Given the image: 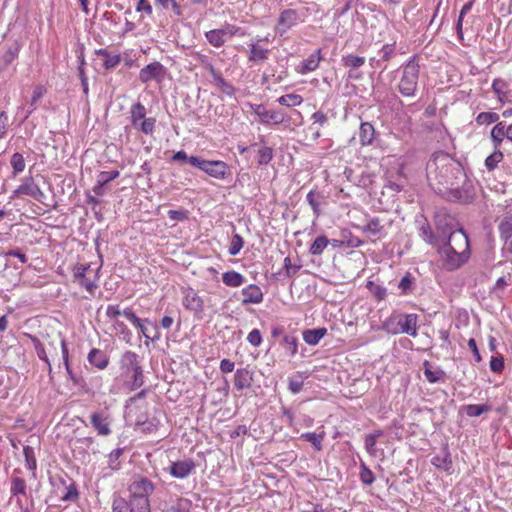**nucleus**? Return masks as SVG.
I'll list each match as a JSON object with an SVG mask.
<instances>
[{"label": "nucleus", "mask_w": 512, "mask_h": 512, "mask_svg": "<svg viewBox=\"0 0 512 512\" xmlns=\"http://www.w3.org/2000/svg\"><path fill=\"white\" fill-rule=\"evenodd\" d=\"M91 425L97 431L98 435L108 436L111 434L110 421L104 412H94L90 416Z\"/></svg>", "instance_id": "a211bd4d"}, {"label": "nucleus", "mask_w": 512, "mask_h": 512, "mask_svg": "<svg viewBox=\"0 0 512 512\" xmlns=\"http://www.w3.org/2000/svg\"><path fill=\"white\" fill-rule=\"evenodd\" d=\"M196 468V463L192 459H185L172 462L169 467V473L179 479L186 478Z\"/></svg>", "instance_id": "dca6fc26"}, {"label": "nucleus", "mask_w": 512, "mask_h": 512, "mask_svg": "<svg viewBox=\"0 0 512 512\" xmlns=\"http://www.w3.org/2000/svg\"><path fill=\"white\" fill-rule=\"evenodd\" d=\"M501 238L506 242L512 238V216L506 217L499 224Z\"/></svg>", "instance_id": "864d4df0"}, {"label": "nucleus", "mask_w": 512, "mask_h": 512, "mask_svg": "<svg viewBox=\"0 0 512 512\" xmlns=\"http://www.w3.org/2000/svg\"><path fill=\"white\" fill-rule=\"evenodd\" d=\"M285 274L288 278L294 277L301 269V265H293L289 257L284 259Z\"/></svg>", "instance_id": "774afa93"}, {"label": "nucleus", "mask_w": 512, "mask_h": 512, "mask_svg": "<svg viewBox=\"0 0 512 512\" xmlns=\"http://www.w3.org/2000/svg\"><path fill=\"white\" fill-rule=\"evenodd\" d=\"M326 334L327 329L324 327L307 329L303 332V339L309 345H317Z\"/></svg>", "instance_id": "c85d7f7f"}, {"label": "nucleus", "mask_w": 512, "mask_h": 512, "mask_svg": "<svg viewBox=\"0 0 512 512\" xmlns=\"http://www.w3.org/2000/svg\"><path fill=\"white\" fill-rule=\"evenodd\" d=\"M437 251L440 255L442 267L447 271L457 270L469 260L466 254H461L460 251L454 250L451 246L440 244Z\"/></svg>", "instance_id": "0eeeda50"}, {"label": "nucleus", "mask_w": 512, "mask_h": 512, "mask_svg": "<svg viewBox=\"0 0 512 512\" xmlns=\"http://www.w3.org/2000/svg\"><path fill=\"white\" fill-rule=\"evenodd\" d=\"M299 22V13L294 9H284L281 11L277 24L275 26V32L279 36H283L288 30L296 26Z\"/></svg>", "instance_id": "4468645a"}, {"label": "nucleus", "mask_w": 512, "mask_h": 512, "mask_svg": "<svg viewBox=\"0 0 512 512\" xmlns=\"http://www.w3.org/2000/svg\"><path fill=\"white\" fill-rule=\"evenodd\" d=\"M420 66L417 57L413 56L403 67L398 84V91L404 97H413L418 87Z\"/></svg>", "instance_id": "20e7f679"}, {"label": "nucleus", "mask_w": 512, "mask_h": 512, "mask_svg": "<svg viewBox=\"0 0 512 512\" xmlns=\"http://www.w3.org/2000/svg\"><path fill=\"white\" fill-rule=\"evenodd\" d=\"M435 226L441 239H446L450 233H454L459 227L455 218L446 212L439 211L435 214Z\"/></svg>", "instance_id": "ddd939ff"}, {"label": "nucleus", "mask_w": 512, "mask_h": 512, "mask_svg": "<svg viewBox=\"0 0 512 512\" xmlns=\"http://www.w3.org/2000/svg\"><path fill=\"white\" fill-rule=\"evenodd\" d=\"M155 123L156 119L153 117L144 118L143 120L138 122V127L134 128L146 135H152L155 129Z\"/></svg>", "instance_id": "5fc2aeb1"}, {"label": "nucleus", "mask_w": 512, "mask_h": 512, "mask_svg": "<svg viewBox=\"0 0 512 512\" xmlns=\"http://www.w3.org/2000/svg\"><path fill=\"white\" fill-rule=\"evenodd\" d=\"M250 107L262 124L279 125L286 121V115L282 110L269 111L263 104H251Z\"/></svg>", "instance_id": "f8f14e48"}, {"label": "nucleus", "mask_w": 512, "mask_h": 512, "mask_svg": "<svg viewBox=\"0 0 512 512\" xmlns=\"http://www.w3.org/2000/svg\"><path fill=\"white\" fill-rule=\"evenodd\" d=\"M130 511V499L127 501L123 498H117L113 501L112 512H127Z\"/></svg>", "instance_id": "69168bd1"}, {"label": "nucleus", "mask_w": 512, "mask_h": 512, "mask_svg": "<svg viewBox=\"0 0 512 512\" xmlns=\"http://www.w3.org/2000/svg\"><path fill=\"white\" fill-rule=\"evenodd\" d=\"M362 231L364 233L377 236L378 238L384 237L386 234L384 226L381 224L380 219L377 217L369 220V222L362 227Z\"/></svg>", "instance_id": "cd10ccee"}, {"label": "nucleus", "mask_w": 512, "mask_h": 512, "mask_svg": "<svg viewBox=\"0 0 512 512\" xmlns=\"http://www.w3.org/2000/svg\"><path fill=\"white\" fill-rule=\"evenodd\" d=\"M191 501L186 498H179L171 505L168 512H190Z\"/></svg>", "instance_id": "13d9d810"}, {"label": "nucleus", "mask_w": 512, "mask_h": 512, "mask_svg": "<svg viewBox=\"0 0 512 512\" xmlns=\"http://www.w3.org/2000/svg\"><path fill=\"white\" fill-rule=\"evenodd\" d=\"M242 295L244 296L242 300L243 305L259 304L263 301V293L259 286L255 284H250L246 288L242 289Z\"/></svg>", "instance_id": "4be33fe9"}, {"label": "nucleus", "mask_w": 512, "mask_h": 512, "mask_svg": "<svg viewBox=\"0 0 512 512\" xmlns=\"http://www.w3.org/2000/svg\"><path fill=\"white\" fill-rule=\"evenodd\" d=\"M280 345L287 351L291 356L297 353L298 339L292 335H284Z\"/></svg>", "instance_id": "49530a36"}, {"label": "nucleus", "mask_w": 512, "mask_h": 512, "mask_svg": "<svg viewBox=\"0 0 512 512\" xmlns=\"http://www.w3.org/2000/svg\"><path fill=\"white\" fill-rule=\"evenodd\" d=\"M10 164L12 167L13 176H16L22 173L25 169V159L23 155L19 152H15L10 159Z\"/></svg>", "instance_id": "37998d69"}, {"label": "nucleus", "mask_w": 512, "mask_h": 512, "mask_svg": "<svg viewBox=\"0 0 512 512\" xmlns=\"http://www.w3.org/2000/svg\"><path fill=\"white\" fill-rule=\"evenodd\" d=\"M423 371L425 378L430 383H444L446 381V373L440 367L433 369L428 360L423 362Z\"/></svg>", "instance_id": "412c9836"}, {"label": "nucleus", "mask_w": 512, "mask_h": 512, "mask_svg": "<svg viewBox=\"0 0 512 512\" xmlns=\"http://www.w3.org/2000/svg\"><path fill=\"white\" fill-rule=\"evenodd\" d=\"M429 187L443 199L471 204L476 196L473 181L467 176L461 162L444 151L434 152L426 164Z\"/></svg>", "instance_id": "f257e3e1"}, {"label": "nucleus", "mask_w": 512, "mask_h": 512, "mask_svg": "<svg viewBox=\"0 0 512 512\" xmlns=\"http://www.w3.org/2000/svg\"><path fill=\"white\" fill-rule=\"evenodd\" d=\"M29 338L31 339V341L34 345L37 356L39 357V359L43 360L48 365L49 372H51L52 367H51L50 361L48 359V356L46 354L44 345L41 343V341L36 336L29 335Z\"/></svg>", "instance_id": "c03bdc74"}, {"label": "nucleus", "mask_w": 512, "mask_h": 512, "mask_svg": "<svg viewBox=\"0 0 512 512\" xmlns=\"http://www.w3.org/2000/svg\"><path fill=\"white\" fill-rule=\"evenodd\" d=\"M155 486L148 478L138 477L129 486L130 512H150L148 497L154 492Z\"/></svg>", "instance_id": "f03ea898"}, {"label": "nucleus", "mask_w": 512, "mask_h": 512, "mask_svg": "<svg viewBox=\"0 0 512 512\" xmlns=\"http://www.w3.org/2000/svg\"><path fill=\"white\" fill-rule=\"evenodd\" d=\"M87 359L91 365L98 369H104L109 364V357L107 354L104 351L96 348L90 350Z\"/></svg>", "instance_id": "5701e85b"}, {"label": "nucleus", "mask_w": 512, "mask_h": 512, "mask_svg": "<svg viewBox=\"0 0 512 512\" xmlns=\"http://www.w3.org/2000/svg\"><path fill=\"white\" fill-rule=\"evenodd\" d=\"M258 155V164L259 165H267L273 158V149L266 145L260 146L257 149Z\"/></svg>", "instance_id": "3c124183"}, {"label": "nucleus", "mask_w": 512, "mask_h": 512, "mask_svg": "<svg viewBox=\"0 0 512 512\" xmlns=\"http://www.w3.org/2000/svg\"><path fill=\"white\" fill-rule=\"evenodd\" d=\"M376 131L370 122H362L359 128V140L362 146L372 145Z\"/></svg>", "instance_id": "b1692460"}, {"label": "nucleus", "mask_w": 512, "mask_h": 512, "mask_svg": "<svg viewBox=\"0 0 512 512\" xmlns=\"http://www.w3.org/2000/svg\"><path fill=\"white\" fill-rule=\"evenodd\" d=\"M341 236L344 238L345 247L357 248L363 244V241L360 240L358 237L353 236L350 231L343 230L341 232Z\"/></svg>", "instance_id": "bf43d9fd"}, {"label": "nucleus", "mask_w": 512, "mask_h": 512, "mask_svg": "<svg viewBox=\"0 0 512 512\" xmlns=\"http://www.w3.org/2000/svg\"><path fill=\"white\" fill-rule=\"evenodd\" d=\"M223 283L228 287H240L244 282L245 278L242 274L236 271H227L222 275Z\"/></svg>", "instance_id": "c756f323"}, {"label": "nucleus", "mask_w": 512, "mask_h": 512, "mask_svg": "<svg viewBox=\"0 0 512 512\" xmlns=\"http://www.w3.org/2000/svg\"><path fill=\"white\" fill-rule=\"evenodd\" d=\"M45 92H46V89L41 85H38L34 88L31 100L29 102L30 108L25 111L22 122L27 120L29 118V116L33 113V111L36 109L37 102L44 95Z\"/></svg>", "instance_id": "473e14b6"}, {"label": "nucleus", "mask_w": 512, "mask_h": 512, "mask_svg": "<svg viewBox=\"0 0 512 512\" xmlns=\"http://www.w3.org/2000/svg\"><path fill=\"white\" fill-rule=\"evenodd\" d=\"M395 53V44H385L379 50V59L371 58L370 62L372 66L382 67L383 70L386 69V66H382V62L389 61Z\"/></svg>", "instance_id": "a878e982"}, {"label": "nucleus", "mask_w": 512, "mask_h": 512, "mask_svg": "<svg viewBox=\"0 0 512 512\" xmlns=\"http://www.w3.org/2000/svg\"><path fill=\"white\" fill-rule=\"evenodd\" d=\"M408 183L404 173V165L396 164L390 166L384 174V188L392 193H399L404 190Z\"/></svg>", "instance_id": "6e6552de"}, {"label": "nucleus", "mask_w": 512, "mask_h": 512, "mask_svg": "<svg viewBox=\"0 0 512 512\" xmlns=\"http://www.w3.org/2000/svg\"><path fill=\"white\" fill-rule=\"evenodd\" d=\"M464 410L469 417H478L485 412L491 410V406L487 404L477 405V404H469L464 406Z\"/></svg>", "instance_id": "de8ad7c7"}, {"label": "nucleus", "mask_w": 512, "mask_h": 512, "mask_svg": "<svg viewBox=\"0 0 512 512\" xmlns=\"http://www.w3.org/2000/svg\"><path fill=\"white\" fill-rule=\"evenodd\" d=\"M359 476L362 483L365 485H371L375 481V476L373 472L366 466L365 463H362L360 466Z\"/></svg>", "instance_id": "680f3d73"}, {"label": "nucleus", "mask_w": 512, "mask_h": 512, "mask_svg": "<svg viewBox=\"0 0 512 512\" xmlns=\"http://www.w3.org/2000/svg\"><path fill=\"white\" fill-rule=\"evenodd\" d=\"M342 63L345 67L357 69L365 64V58L354 54H348L342 57Z\"/></svg>", "instance_id": "a18cd8bd"}, {"label": "nucleus", "mask_w": 512, "mask_h": 512, "mask_svg": "<svg viewBox=\"0 0 512 512\" xmlns=\"http://www.w3.org/2000/svg\"><path fill=\"white\" fill-rule=\"evenodd\" d=\"M366 288L378 302L385 300L387 297V289L372 280L367 281Z\"/></svg>", "instance_id": "e433bc0d"}, {"label": "nucleus", "mask_w": 512, "mask_h": 512, "mask_svg": "<svg viewBox=\"0 0 512 512\" xmlns=\"http://www.w3.org/2000/svg\"><path fill=\"white\" fill-rule=\"evenodd\" d=\"M90 267H91L90 264L77 263L72 268V274H73V281L75 283H77L81 287H84L90 293H93L94 290L97 288L96 279L98 277L96 274L94 279L92 280L88 276V271L90 270Z\"/></svg>", "instance_id": "9b49d317"}, {"label": "nucleus", "mask_w": 512, "mask_h": 512, "mask_svg": "<svg viewBox=\"0 0 512 512\" xmlns=\"http://www.w3.org/2000/svg\"><path fill=\"white\" fill-rule=\"evenodd\" d=\"M320 199H323V196L319 191L316 190H311L306 196V200L311 206L315 217H319L321 214Z\"/></svg>", "instance_id": "4c0bfd02"}, {"label": "nucleus", "mask_w": 512, "mask_h": 512, "mask_svg": "<svg viewBox=\"0 0 512 512\" xmlns=\"http://www.w3.org/2000/svg\"><path fill=\"white\" fill-rule=\"evenodd\" d=\"M382 435H383V431L382 430H376L373 433L368 434V435L365 436L364 443H365V448H366L368 453L374 454V452H375V445L377 443V440Z\"/></svg>", "instance_id": "6e6d98bb"}, {"label": "nucleus", "mask_w": 512, "mask_h": 512, "mask_svg": "<svg viewBox=\"0 0 512 512\" xmlns=\"http://www.w3.org/2000/svg\"><path fill=\"white\" fill-rule=\"evenodd\" d=\"M244 245V240L243 238L239 235V234H234L232 239H231V244L229 246V254L231 256H235L237 255L240 250L242 249Z\"/></svg>", "instance_id": "e2e57ef3"}, {"label": "nucleus", "mask_w": 512, "mask_h": 512, "mask_svg": "<svg viewBox=\"0 0 512 512\" xmlns=\"http://www.w3.org/2000/svg\"><path fill=\"white\" fill-rule=\"evenodd\" d=\"M417 314L393 312L381 325V329L388 334H407L417 336Z\"/></svg>", "instance_id": "7ed1b4c3"}, {"label": "nucleus", "mask_w": 512, "mask_h": 512, "mask_svg": "<svg viewBox=\"0 0 512 512\" xmlns=\"http://www.w3.org/2000/svg\"><path fill=\"white\" fill-rule=\"evenodd\" d=\"M207 41L214 47H222L225 42V32L221 29H213L205 33Z\"/></svg>", "instance_id": "2f4dec72"}, {"label": "nucleus", "mask_w": 512, "mask_h": 512, "mask_svg": "<svg viewBox=\"0 0 512 512\" xmlns=\"http://www.w3.org/2000/svg\"><path fill=\"white\" fill-rule=\"evenodd\" d=\"M190 164L216 179H225L230 174L229 166L224 161L191 156Z\"/></svg>", "instance_id": "423d86ee"}, {"label": "nucleus", "mask_w": 512, "mask_h": 512, "mask_svg": "<svg viewBox=\"0 0 512 512\" xmlns=\"http://www.w3.org/2000/svg\"><path fill=\"white\" fill-rule=\"evenodd\" d=\"M499 114L496 112H481L477 115L475 121L479 126H487L499 121Z\"/></svg>", "instance_id": "79ce46f5"}, {"label": "nucleus", "mask_w": 512, "mask_h": 512, "mask_svg": "<svg viewBox=\"0 0 512 512\" xmlns=\"http://www.w3.org/2000/svg\"><path fill=\"white\" fill-rule=\"evenodd\" d=\"M432 463L436 467L444 469L446 471L449 470L452 466V460L448 454L444 457H439V456L434 457L432 460Z\"/></svg>", "instance_id": "338daca9"}, {"label": "nucleus", "mask_w": 512, "mask_h": 512, "mask_svg": "<svg viewBox=\"0 0 512 512\" xmlns=\"http://www.w3.org/2000/svg\"><path fill=\"white\" fill-rule=\"evenodd\" d=\"M66 492L61 496V500L65 502H77L79 499V492L75 482L71 481L65 487Z\"/></svg>", "instance_id": "09e8293b"}, {"label": "nucleus", "mask_w": 512, "mask_h": 512, "mask_svg": "<svg viewBox=\"0 0 512 512\" xmlns=\"http://www.w3.org/2000/svg\"><path fill=\"white\" fill-rule=\"evenodd\" d=\"M253 372L248 368H239L234 374V387L237 391L248 389L252 386Z\"/></svg>", "instance_id": "6ab92c4d"}, {"label": "nucleus", "mask_w": 512, "mask_h": 512, "mask_svg": "<svg viewBox=\"0 0 512 512\" xmlns=\"http://www.w3.org/2000/svg\"><path fill=\"white\" fill-rule=\"evenodd\" d=\"M183 305L190 311L202 312L204 303L202 298L192 288H188L184 294Z\"/></svg>", "instance_id": "aec40b11"}, {"label": "nucleus", "mask_w": 512, "mask_h": 512, "mask_svg": "<svg viewBox=\"0 0 512 512\" xmlns=\"http://www.w3.org/2000/svg\"><path fill=\"white\" fill-rule=\"evenodd\" d=\"M325 433L322 432L320 434H316L314 432H306L301 435V438L305 441L310 442L315 450L321 451L323 449L322 441L324 439Z\"/></svg>", "instance_id": "a19ab883"}, {"label": "nucleus", "mask_w": 512, "mask_h": 512, "mask_svg": "<svg viewBox=\"0 0 512 512\" xmlns=\"http://www.w3.org/2000/svg\"><path fill=\"white\" fill-rule=\"evenodd\" d=\"M507 130V123L505 121H498L490 131V138L500 137L508 140Z\"/></svg>", "instance_id": "052dcab7"}, {"label": "nucleus", "mask_w": 512, "mask_h": 512, "mask_svg": "<svg viewBox=\"0 0 512 512\" xmlns=\"http://www.w3.org/2000/svg\"><path fill=\"white\" fill-rule=\"evenodd\" d=\"M131 123L133 127H138V122L146 118V108L141 102H136L131 106Z\"/></svg>", "instance_id": "72a5a7b5"}, {"label": "nucleus", "mask_w": 512, "mask_h": 512, "mask_svg": "<svg viewBox=\"0 0 512 512\" xmlns=\"http://www.w3.org/2000/svg\"><path fill=\"white\" fill-rule=\"evenodd\" d=\"M209 73L211 74L215 85L219 87L223 93L230 96L235 93V88L231 84H229L223 78L221 73L217 71L214 67H209Z\"/></svg>", "instance_id": "393cba45"}, {"label": "nucleus", "mask_w": 512, "mask_h": 512, "mask_svg": "<svg viewBox=\"0 0 512 512\" xmlns=\"http://www.w3.org/2000/svg\"><path fill=\"white\" fill-rule=\"evenodd\" d=\"M10 492L13 496H26L27 495L26 481L23 478L13 476L11 478Z\"/></svg>", "instance_id": "f704fd0d"}, {"label": "nucleus", "mask_w": 512, "mask_h": 512, "mask_svg": "<svg viewBox=\"0 0 512 512\" xmlns=\"http://www.w3.org/2000/svg\"><path fill=\"white\" fill-rule=\"evenodd\" d=\"M330 240L325 235H320L315 238L309 247V253L319 256L323 253L324 249L329 245Z\"/></svg>", "instance_id": "c9c22d12"}, {"label": "nucleus", "mask_w": 512, "mask_h": 512, "mask_svg": "<svg viewBox=\"0 0 512 512\" xmlns=\"http://www.w3.org/2000/svg\"><path fill=\"white\" fill-rule=\"evenodd\" d=\"M503 159V152L501 150H495L485 159V167L488 171H493Z\"/></svg>", "instance_id": "8fccbe9b"}, {"label": "nucleus", "mask_w": 512, "mask_h": 512, "mask_svg": "<svg viewBox=\"0 0 512 512\" xmlns=\"http://www.w3.org/2000/svg\"><path fill=\"white\" fill-rule=\"evenodd\" d=\"M144 323H147L149 325H151V330L149 328H147L144 324L139 328L140 332L142 333V335L147 339V340H152V341H155V340H158L160 338V333L157 329V325L154 324L152 321H150L149 319H144Z\"/></svg>", "instance_id": "58836bf2"}, {"label": "nucleus", "mask_w": 512, "mask_h": 512, "mask_svg": "<svg viewBox=\"0 0 512 512\" xmlns=\"http://www.w3.org/2000/svg\"><path fill=\"white\" fill-rule=\"evenodd\" d=\"M415 281V277L410 272H406L398 283L400 295L411 294L415 289Z\"/></svg>", "instance_id": "7c9ffc66"}, {"label": "nucleus", "mask_w": 512, "mask_h": 512, "mask_svg": "<svg viewBox=\"0 0 512 512\" xmlns=\"http://www.w3.org/2000/svg\"><path fill=\"white\" fill-rule=\"evenodd\" d=\"M139 356L133 351H126L120 360L123 373L131 379V389L135 390L144 384V374Z\"/></svg>", "instance_id": "39448f33"}, {"label": "nucleus", "mask_w": 512, "mask_h": 512, "mask_svg": "<svg viewBox=\"0 0 512 512\" xmlns=\"http://www.w3.org/2000/svg\"><path fill=\"white\" fill-rule=\"evenodd\" d=\"M23 454L25 457L26 465L29 470L34 471L37 467V462L34 454V449L31 446H24L23 447Z\"/></svg>", "instance_id": "4d7b16f0"}, {"label": "nucleus", "mask_w": 512, "mask_h": 512, "mask_svg": "<svg viewBox=\"0 0 512 512\" xmlns=\"http://www.w3.org/2000/svg\"><path fill=\"white\" fill-rule=\"evenodd\" d=\"M249 47H250V55H249L250 62L265 61L266 59H268V54H269L268 49H262L254 43L250 44Z\"/></svg>", "instance_id": "ea45409f"}, {"label": "nucleus", "mask_w": 512, "mask_h": 512, "mask_svg": "<svg viewBox=\"0 0 512 512\" xmlns=\"http://www.w3.org/2000/svg\"><path fill=\"white\" fill-rule=\"evenodd\" d=\"M30 196L36 201L42 202L45 194L35 183L32 176L23 179L22 183L12 192L10 199Z\"/></svg>", "instance_id": "1a4fd4ad"}, {"label": "nucleus", "mask_w": 512, "mask_h": 512, "mask_svg": "<svg viewBox=\"0 0 512 512\" xmlns=\"http://www.w3.org/2000/svg\"><path fill=\"white\" fill-rule=\"evenodd\" d=\"M303 98L298 94H286L278 98V103L286 107L298 106Z\"/></svg>", "instance_id": "603ef678"}, {"label": "nucleus", "mask_w": 512, "mask_h": 512, "mask_svg": "<svg viewBox=\"0 0 512 512\" xmlns=\"http://www.w3.org/2000/svg\"><path fill=\"white\" fill-rule=\"evenodd\" d=\"M440 244L451 246L454 250L460 251L461 254H466L470 258L469 238L462 227H459L454 233H450L446 239H442Z\"/></svg>", "instance_id": "9d476101"}, {"label": "nucleus", "mask_w": 512, "mask_h": 512, "mask_svg": "<svg viewBox=\"0 0 512 512\" xmlns=\"http://www.w3.org/2000/svg\"><path fill=\"white\" fill-rule=\"evenodd\" d=\"M322 59L321 49L316 50L306 60L303 61L299 72L301 74H307L308 72L316 70Z\"/></svg>", "instance_id": "bb28decb"}, {"label": "nucleus", "mask_w": 512, "mask_h": 512, "mask_svg": "<svg viewBox=\"0 0 512 512\" xmlns=\"http://www.w3.org/2000/svg\"><path fill=\"white\" fill-rule=\"evenodd\" d=\"M303 379L300 373L289 379L288 388L293 394L299 393L303 388Z\"/></svg>", "instance_id": "0e129e2a"}, {"label": "nucleus", "mask_w": 512, "mask_h": 512, "mask_svg": "<svg viewBox=\"0 0 512 512\" xmlns=\"http://www.w3.org/2000/svg\"><path fill=\"white\" fill-rule=\"evenodd\" d=\"M419 224V235L426 243L438 247L442 241L441 237L436 235L427 219L424 216H421V220H417Z\"/></svg>", "instance_id": "f3484780"}, {"label": "nucleus", "mask_w": 512, "mask_h": 512, "mask_svg": "<svg viewBox=\"0 0 512 512\" xmlns=\"http://www.w3.org/2000/svg\"><path fill=\"white\" fill-rule=\"evenodd\" d=\"M166 73L165 67L158 61L152 62L143 67L139 72V80L146 84L151 80L161 82Z\"/></svg>", "instance_id": "2eb2a0df"}]
</instances>
